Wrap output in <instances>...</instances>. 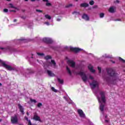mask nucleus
I'll return each mask as SVG.
<instances>
[{
    "mask_svg": "<svg viewBox=\"0 0 125 125\" xmlns=\"http://www.w3.org/2000/svg\"><path fill=\"white\" fill-rule=\"evenodd\" d=\"M106 58H112V57H109V56H106L105 57Z\"/></svg>",
    "mask_w": 125,
    "mask_h": 125,
    "instance_id": "de8ad7c7",
    "label": "nucleus"
},
{
    "mask_svg": "<svg viewBox=\"0 0 125 125\" xmlns=\"http://www.w3.org/2000/svg\"><path fill=\"white\" fill-rule=\"evenodd\" d=\"M51 90H52V91H54V92H58V90H57L56 89H55L54 88V87H52L51 88Z\"/></svg>",
    "mask_w": 125,
    "mask_h": 125,
    "instance_id": "412c9836",
    "label": "nucleus"
},
{
    "mask_svg": "<svg viewBox=\"0 0 125 125\" xmlns=\"http://www.w3.org/2000/svg\"><path fill=\"white\" fill-rule=\"evenodd\" d=\"M47 73L48 76H49L50 77H55V74H54V73H52V72L51 71L47 70Z\"/></svg>",
    "mask_w": 125,
    "mask_h": 125,
    "instance_id": "dca6fc26",
    "label": "nucleus"
},
{
    "mask_svg": "<svg viewBox=\"0 0 125 125\" xmlns=\"http://www.w3.org/2000/svg\"><path fill=\"white\" fill-rule=\"evenodd\" d=\"M30 102L32 103H37V101H36V100H33V99H30Z\"/></svg>",
    "mask_w": 125,
    "mask_h": 125,
    "instance_id": "393cba45",
    "label": "nucleus"
},
{
    "mask_svg": "<svg viewBox=\"0 0 125 125\" xmlns=\"http://www.w3.org/2000/svg\"><path fill=\"white\" fill-rule=\"evenodd\" d=\"M0 49H2V50H4V51H6V50H7V48L3 47H0Z\"/></svg>",
    "mask_w": 125,
    "mask_h": 125,
    "instance_id": "7c9ffc66",
    "label": "nucleus"
},
{
    "mask_svg": "<svg viewBox=\"0 0 125 125\" xmlns=\"http://www.w3.org/2000/svg\"><path fill=\"white\" fill-rule=\"evenodd\" d=\"M71 6H73V4H69L68 5H66L65 7L68 8V7H71Z\"/></svg>",
    "mask_w": 125,
    "mask_h": 125,
    "instance_id": "c85d7f7f",
    "label": "nucleus"
},
{
    "mask_svg": "<svg viewBox=\"0 0 125 125\" xmlns=\"http://www.w3.org/2000/svg\"><path fill=\"white\" fill-rule=\"evenodd\" d=\"M83 19H84L86 21H89V17H88V15H87L86 14H83L82 16Z\"/></svg>",
    "mask_w": 125,
    "mask_h": 125,
    "instance_id": "f8f14e48",
    "label": "nucleus"
},
{
    "mask_svg": "<svg viewBox=\"0 0 125 125\" xmlns=\"http://www.w3.org/2000/svg\"><path fill=\"white\" fill-rule=\"evenodd\" d=\"M19 41H20L21 42H23V41H24V39H20V40H19Z\"/></svg>",
    "mask_w": 125,
    "mask_h": 125,
    "instance_id": "49530a36",
    "label": "nucleus"
},
{
    "mask_svg": "<svg viewBox=\"0 0 125 125\" xmlns=\"http://www.w3.org/2000/svg\"><path fill=\"white\" fill-rule=\"evenodd\" d=\"M0 85H1V83H0Z\"/></svg>",
    "mask_w": 125,
    "mask_h": 125,
    "instance_id": "0e129e2a",
    "label": "nucleus"
},
{
    "mask_svg": "<svg viewBox=\"0 0 125 125\" xmlns=\"http://www.w3.org/2000/svg\"><path fill=\"white\" fill-rule=\"evenodd\" d=\"M77 112L81 118H85V114L82 109H78Z\"/></svg>",
    "mask_w": 125,
    "mask_h": 125,
    "instance_id": "0eeeda50",
    "label": "nucleus"
},
{
    "mask_svg": "<svg viewBox=\"0 0 125 125\" xmlns=\"http://www.w3.org/2000/svg\"><path fill=\"white\" fill-rule=\"evenodd\" d=\"M98 70H99V73H101V67H98Z\"/></svg>",
    "mask_w": 125,
    "mask_h": 125,
    "instance_id": "c9c22d12",
    "label": "nucleus"
},
{
    "mask_svg": "<svg viewBox=\"0 0 125 125\" xmlns=\"http://www.w3.org/2000/svg\"><path fill=\"white\" fill-rule=\"evenodd\" d=\"M33 120H35V121H39L40 122H42V120H41V117L40 116H38V114L37 113H35L33 116Z\"/></svg>",
    "mask_w": 125,
    "mask_h": 125,
    "instance_id": "1a4fd4ad",
    "label": "nucleus"
},
{
    "mask_svg": "<svg viewBox=\"0 0 125 125\" xmlns=\"http://www.w3.org/2000/svg\"><path fill=\"white\" fill-rule=\"evenodd\" d=\"M115 10H116V7L112 6L109 8L108 11L110 12V13H114V12H115Z\"/></svg>",
    "mask_w": 125,
    "mask_h": 125,
    "instance_id": "4468645a",
    "label": "nucleus"
},
{
    "mask_svg": "<svg viewBox=\"0 0 125 125\" xmlns=\"http://www.w3.org/2000/svg\"><path fill=\"white\" fill-rule=\"evenodd\" d=\"M51 56H46V57H45V59L46 60H48V59H51Z\"/></svg>",
    "mask_w": 125,
    "mask_h": 125,
    "instance_id": "4be33fe9",
    "label": "nucleus"
},
{
    "mask_svg": "<svg viewBox=\"0 0 125 125\" xmlns=\"http://www.w3.org/2000/svg\"><path fill=\"white\" fill-rule=\"evenodd\" d=\"M107 72L109 76L112 77L113 80L110 81V83H114V82H117V80H118V77H117V74L115 73V71L112 68H108L107 69Z\"/></svg>",
    "mask_w": 125,
    "mask_h": 125,
    "instance_id": "f03ea898",
    "label": "nucleus"
},
{
    "mask_svg": "<svg viewBox=\"0 0 125 125\" xmlns=\"http://www.w3.org/2000/svg\"><path fill=\"white\" fill-rule=\"evenodd\" d=\"M36 0L39 1V0H34V1H36Z\"/></svg>",
    "mask_w": 125,
    "mask_h": 125,
    "instance_id": "e2e57ef3",
    "label": "nucleus"
},
{
    "mask_svg": "<svg viewBox=\"0 0 125 125\" xmlns=\"http://www.w3.org/2000/svg\"><path fill=\"white\" fill-rule=\"evenodd\" d=\"M70 50H71V51H74V52H80V51H81V50H83V49L80 48H76V47L74 48L73 47H70Z\"/></svg>",
    "mask_w": 125,
    "mask_h": 125,
    "instance_id": "6e6552de",
    "label": "nucleus"
},
{
    "mask_svg": "<svg viewBox=\"0 0 125 125\" xmlns=\"http://www.w3.org/2000/svg\"><path fill=\"white\" fill-rule=\"evenodd\" d=\"M90 85L91 88H95L96 86H98V82L95 81H93L92 83H90Z\"/></svg>",
    "mask_w": 125,
    "mask_h": 125,
    "instance_id": "423d86ee",
    "label": "nucleus"
},
{
    "mask_svg": "<svg viewBox=\"0 0 125 125\" xmlns=\"http://www.w3.org/2000/svg\"><path fill=\"white\" fill-rule=\"evenodd\" d=\"M26 114H27V116H29V112H27Z\"/></svg>",
    "mask_w": 125,
    "mask_h": 125,
    "instance_id": "6e6d98bb",
    "label": "nucleus"
},
{
    "mask_svg": "<svg viewBox=\"0 0 125 125\" xmlns=\"http://www.w3.org/2000/svg\"><path fill=\"white\" fill-rule=\"evenodd\" d=\"M29 0H24V1H28Z\"/></svg>",
    "mask_w": 125,
    "mask_h": 125,
    "instance_id": "bf43d9fd",
    "label": "nucleus"
},
{
    "mask_svg": "<svg viewBox=\"0 0 125 125\" xmlns=\"http://www.w3.org/2000/svg\"><path fill=\"white\" fill-rule=\"evenodd\" d=\"M67 63L68 64V65L71 66V67H72V68H74L75 65H76V63L75 62L71 60H68L67 61Z\"/></svg>",
    "mask_w": 125,
    "mask_h": 125,
    "instance_id": "9b49d317",
    "label": "nucleus"
},
{
    "mask_svg": "<svg viewBox=\"0 0 125 125\" xmlns=\"http://www.w3.org/2000/svg\"><path fill=\"white\" fill-rule=\"evenodd\" d=\"M51 62L52 64H53L54 66H55L56 65V62H55V61L54 60H51Z\"/></svg>",
    "mask_w": 125,
    "mask_h": 125,
    "instance_id": "cd10ccee",
    "label": "nucleus"
},
{
    "mask_svg": "<svg viewBox=\"0 0 125 125\" xmlns=\"http://www.w3.org/2000/svg\"><path fill=\"white\" fill-rule=\"evenodd\" d=\"M115 21H121L120 20H116Z\"/></svg>",
    "mask_w": 125,
    "mask_h": 125,
    "instance_id": "864d4df0",
    "label": "nucleus"
},
{
    "mask_svg": "<svg viewBox=\"0 0 125 125\" xmlns=\"http://www.w3.org/2000/svg\"><path fill=\"white\" fill-rule=\"evenodd\" d=\"M100 95L101 97L97 96V98L100 103V110H101L102 112H103L104 111V107H105V104H103L102 103H104V104L106 103V97L105 96V92L101 91L100 92Z\"/></svg>",
    "mask_w": 125,
    "mask_h": 125,
    "instance_id": "f257e3e1",
    "label": "nucleus"
},
{
    "mask_svg": "<svg viewBox=\"0 0 125 125\" xmlns=\"http://www.w3.org/2000/svg\"><path fill=\"white\" fill-rule=\"evenodd\" d=\"M37 12H39V13H42V10H39V9H36Z\"/></svg>",
    "mask_w": 125,
    "mask_h": 125,
    "instance_id": "f704fd0d",
    "label": "nucleus"
},
{
    "mask_svg": "<svg viewBox=\"0 0 125 125\" xmlns=\"http://www.w3.org/2000/svg\"><path fill=\"white\" fill-rule=\"evenodd\" d=\"M89 79H90V80H93V77L91 76H89Z\"/></svg>",
    "mask_w": 125,
    "mask_h": 125,
    "instance_id": "ea45409f",
    "label": "nucleus"
},
{
    "mask_svg": "<svg viewBox=\"0 0 125 125\" xmlns=\"http://www.w3.org/2000/svg\"><path fill=\"white\" fill-rule=\"evenodd\" d=\"M11 12H16V11L15 10H11Z\"/></svg>",
    "mask_w": 125,
    "mask_h": 125,
    "instance_id": "37998d69",
    "label": "nucleus"
},
{
    "mask_svg": "<svg viewBox=\"0 0 125 125\" xmlns=\"http://www.w3.org/2000/svg\"><path fill=\"white\" fill-rule=\"evenodd\" d=\"M3 11H4V12H8V9H4Z\"/></svg>",
    "mask_w": 125,
    "mask_h": 125,
    "instance_id": "e433bc0d",
    "label": "nucleus"
},
{
    "mask_svg": "<svg viewBox=\"0 0 125 125\" xmlns=\"http://www.w3.org/2000/svg\"><path fill=\"white\" fill-rule=\"evenodd\" d=\"M61 21V19H57V21Z\"/></svg>",
    "mask_w": 125,
    "mask_h": 125,
    "instance_id": "c03bdc74",
    "label": "nucleus"
},
{
    "mask_svg": "<svg viewBox=\"0 0 125 125\" xmlns=\"http://www.w3.org/2000/svg\"><path fill=\"white\" fill-rule=\"evenodd\" d=\"M65 49H68V47L67 46L64 47Z\"/></svg>",
    "mask_w": 125,
    "mask_h": 125,
    "instance_id": "09e8293b",
    "label": "nucleus"
},
{
    "mask_svg": "<svg viewBox=\"0 0 125 125\" xmlns=\"http://www.w3.org/2000/svg\"><path fill=\"white\" fill-rule=\"evenodd\" d=\"M19 109H20V112H21L22 115H24L25 113L24 112V108H23V106L21 105V104H18Z\"/></svg>",
    "mask_w": 125,
    "mask_h": 125,
    "instance_id": "ddd939ff",
    "label": "nucleus"
},
{
    "mask_svg": "<svg viewBox=\"0 0 125 125\" xmlns=\"http://www.w3.org/2000/svg\"><path fill=\"white\" fill-rule=\"evenodd\" d=\"M88 68L91 73H94L95 72V70L93 69V66H92V65L89 64L88 66Z\"/></svg>",
    "mask_w": 125,
    "mask_h": 125,
    "instance_id": "2eb2a0df",
    "label": "nucleus"
},
{
    "mask_svg": "<svg viewBox=\"0 0 125 125\" xmlns=\"http://www.w3.org/2000/svg\"><path fill=\"white\" fill-rule=\"evenodd\" d=\"M11 122L13 125H16L18 124V115L15 114L11 118Z\"/></svg>",
    "mask_w": 125,
    "mask_h": 125,
    "instance_id": "20e7f679",
    "label": "nucleus"
},
{
    "mask_svg": "<svg viewBox=\"0 0 125 125\" xmlns=\"http://www.w3.org/2000/svg\"><path fill=\"white\" fill-rule=\"evenodd\" d=\"M0 63H2V66L4 67L7 70H9V71H12L14 70L13 67H12L11 66L8 65L6 64L5 62L2 61L1 60H0Z\"/></svg>",
    "mask_w": 125,
    "mask_h": 125,
    "instance_id": "39448f33",
    "label": "nucleus"
},
{
    "mask_svg": "<svg viewBox=\"0 0 125 125\" xmlns=\"http://www.w3.org/2000/svg\"><path fill=\"white\" fill-rule=\"evenodd\" d=\"M1 121H2V120L0 119V122H1Z\"/></svg>",
    "mask_w": 125,
    "mask_h": 125,
    "instance_id": "680f3d73",
    "label": "nucleus"
},
{
    "mask_svg": "<svg viewBox=\"0 0 125 125\" xmlns=\"http://www.w3.org/2000/svg\"><path fill=\"white\" fill-rule=\"evenodd\" d=\"M107 118H108V115H105V119H107Z\"/></svg>",
    "mask_w": 125,
    "mask_h": 125,
    "instance_id": "603ef678",
    "label": "nucleus"
},
{
    "mask_svg": "<svg viewBox=\"0 0 125 125\" xmlns=\"http://www.w3.org/2000/svg\"><path fill=\"white\" fill-rule=\"evenodd\" d=\"M37 55L39 56H44V54L41 53H37Z\"/></svg>",
    "mask_w": 125,
    "mask_h": 125,
    "instance_id": "bb28decb",
    "label": "nucleus"
},
{
    "mask_svg": "<svg viewBox=\"0 0 125 125\" xmlns=\"http://www.w3.org/2000/svg\"><path fill=\"white\" fill-rule=\"evenodd\" d=\"M100 18H103L104 17V13H102L100 14Z\"/></svg>",
    "mask_w": 125,
    "mask_h": 125,
    "instance_id": "c756f323",
    "label": "nucleus"
},
{
    "mask_svg": "<svg viewBox=\"0 0 125 125\" xmlns=\"http://www.w3.org/2000/svg\"><path fill=\"white\" fill-rule=\"evenodd\" d=\"M104 81H106L107 83L109 82V78H107L106 79H104Z\"/></svg>",
    "mask_w": 125,
    "mask_h": 125,
    "instance_id": "a19ab883",
    "label": "nucleus"
},
{
    "mask_svg": "<svg viewBox=\"0 0 125 125\" xmlns=\"http://www.w3.org/2000/svg\"><path fill=\"white\" fill-rule=\"evenodd\" d=\"M77 75H79L82 77V79L84 82V83H86L87 81H88V78H87V76L85 75V73H84L83 72H80L77 73Z\"/></svg>",
    "mask_w": 125,
    "mask_h": 125,
    "instance_id": "7ed1b4c3",
    "label": "nucleus"
},
{
    "mask_svg": "<svg viewBox=\"0 0 125 125\" xmlns=\"http://www.w3.org/2000/svg\"><path fill=\"white\" fill-rule=\"evenodd\" d=\"M58 82H60V83H63V80L61 79L60 78H58Z\"/></svg>",
    "mask_w": 125,
    "mask_h": 125,
    "instance_id": "5701e85b",
    "label": "nucleus"
},
{
    "mask_svg": "<svg viewBox=\"0 0 125 125\" xmlns=\"http://www.w3.org/2000/svg\"><path fill=\"white\" fill-rule=\"evenodd\" d=\"M44 42H46V43H51L52 42V40L51 39L48 38H44L42 40Z\"/></svg>",
    "mask_w": 125,
    "mask_h": 125,
    "instance_id": "9d476101",
    "label": "nucleus"
},
{
    "mask_svg": "<svg viewBox=\"0 0 125 125\" xmlns=\"http://www.w3.org/2000/svg\"><path fill=\"white\" fill-rule=\"evenodd\" d=\"M42 104L41 103H38V104H37V107L38 108L42 107Z\"/></svg>",
    "mask_w": 125,
    "mask_h": 125,
    "instance_id": "a878e982",
    "label": "nucleus"
},
{
    "mask_svg": "<svg viewBox=\"0 0 125 125\" xmlns=\"http://www.w3.org/2000/svg\"><path fill=\"white\" fill-rule=\"evenodd\" d=\"M46 6H50V5H51V3H50L49 2H47V3H46Z\"/></svg>",
    "mask_w": 125,
    "mask_h": 125,
    "instance_id": "473e14b6",
    "label": "nucleus"
},
{
    "mask_svg": "<svg viewBox=\"0 0 125 125\" xmlns=\"http://www.w3.org/2000/svg\"><path fill=\"white\" fill-rule=\"evenodd\" d=\"M89 3L90 5H93L94 4V1L92 0L89 2Z\"/></svg>",
    "mask_w": 125,
    "mask_h": 125,
    "instance_id": "b1692460",
    "label": "nucleus"
},
{
    "mask_svg": "<svg viewBox=\"0 0 125 125\" xmlns=\"http://www.w3.org/2000/svg\"><path fill=\"white\" fill-rule=\"evenodd\" d=\"M75 13H77V12L74 11V12H73V14H75Z\"/></svg>",
    "mask_w": 125,
    "mask_h": 125,
    "instance_id": "8fccbe9b",
    "label": "nucleus"
},
{
    "mask_svg": "<svg viewBox=\"0 0 125 125\" xmlns=\"http://www.w3.org/2000/svg\"><path fill=\"white\" fill-rule=\"evenodd\" d=\"M114 3H120V1L119 0H116L114 1Z\"/></svg>",
    "mask_w": 125,
    "mask_h": 125,
    "instance_id": "72a5a7b5",
    "label": "nucleus"
},
{
    "mask_svg": "<svg viewBox=\"0 0 125 125\" xmlns=\"http://www.w3.org/2000/svg\"><path fill=\"white\" fill-rule=\"evenodd\" d=\"M45 18H46V19H49V20H50V19H51V17L48 15H45Z\"/></svg>",
    "mask_w": 125,
    "mask_h": 125,
    "instance_id": "aec40b11",
    "label": "nucleus"
},
{
    "mask_svg": "<svg viewBox=\"0 0 125 125\" xmlns=\"http://www.w3.org/2000/svg\"><path fill=\"white\" fill-rule=\"evenodd\" d=\"M43 1H46V2H48V0H42Z\"/></svg>",
    "mask_w": 125,
    "mask_h": 125,
    "instance_id": "79ce46f5",
    "label": "nucleus"
},
{
    "mask_svg": "<svg viewBox=\"0 0 125 125\" xmlns=\"http://www.w3.org/2000/svg\"><path fill=\"white\" fill-rule=\"evenodd\" d=\"M16 21H17V20H16V19H15V20H14V22H16Z\"/></svg>",
    "mask_w": 125,
    "mask_h": 125,
    "instance_id": "3c124183",
    "label": "nucleus"
},
{
    "mask_svg": "<svg viewBox=\"0 0 125 125\" xmlns=\"http://www.w3.org/2000/svg\"><path fill=\"white\" fill-rule=\"evenodd\" d=\"M78 0H76V1H78Z\"/></svg>",
    "mask_w": 125,
    "mask_h": 125,
    "instance_id": "69168bd1",
    "label": "nucleus"
},
{
    "mask_svg": "<svg viewBox=\"0 0 125 125\" xmlns=\"http://www.w3.org/2000/svg\"><path fill=\"white\" fill-rule=\"evenodd\" d=\"M66 70H67L68 74H69L71 76V75H72V72H71V70H70V68L67 66Z\"/></svg>",
    "mask_w": 125,
    "mask_h": 125,
    "instance_id": "6ab92c4d",
    "label": "nucleus"
},
{
    "mask_svg": "<svg viewBox=\"0 0 125 125\" xmlns=\"http://www.w3.org/2000/svg\"><path fill=\"white\" fill-rule=\"evenodd\" d=\"M119 60H120V61H122V62H125V60H124V59H122V58H121V57H119Z\"/></svg>",
    "mask_w": 125,
    "mask_h": 125,
    "instance_id": "2f4dec72",
    "label": "nucleus"
},
{
    "mask_svg": "<svg viewBox=\"0 0 125 125\" xmlns=\"http://www.w3.org/2000/svg\"><path fill=\"white\" fill-rule=\"evenodd\" d=\"M7 1H10V0H6Z\"/></svg>",
    "mask_w": 125,
    "mask_h": 125,
    "instance_id": "052dcab7",
    "label": "nucleus"
},
{
    "mask_svg": "<svg viewBox=\"0 0 125 125\" xmlns=\"http://www.w3.org/2000/svg\"><path fill=\"white\" fill-rule=\"evenodd\" d=\"M31 1H35V0H30Z\"/></svg>",
    "mask_w": 125,
    "mask_h": 125,
    "instance_id": "13d9d810",
    "label": "nucleus"
},
{
    "mask_svg": "<svg viewBox=\"0 0 125 125\" xmlns=\"http://www.w3.org/2000/svg\"><path fill=\"white\" fill-rule=\"evenodd\" d=\"M104 121L105 123H108L109 122H110V120H105Z\"/></svg>",
    "mask_w": 125,
    "mask_h": 125,
    "instance_id": "4c0bfd02",
    "label": "nucleus"
},
{
    "mask_svg": "<svg viewBox=\"0 0 125 125\" xmlns=\"http://www.w3.org/2000/svg\"><path fill=\"white\" fill-rule=\"evenodd\" d=\"M21 18H22V19H25L26 18H24V17H22Z\"/></svg>",
    "mask_w": 125,
    "mask_h": 125,
    "instance_id": "5fc2aeb1",
    "label": "nucleus"
},
{
    "mask_svg": "<svg viewBox=\"0 0 125 125\" xmlns=\"http://www.w3.org/2000/svg\"><path fill=\"white\" fill-rule=\"evenodd\" d=\"M80 6H81V7H88L89 4L87 3H83L81 4Z\"/></svg>",
    "mask_w": 125,
    "mask_h": 125,
    "instance_id": "f3484780",
    "label": "nucleus"
},
{
    "mask_svg": "<svg viewBox=\"0 0 125 125\" xmlns=\"http://www.w3.org/2000/svg\"><path fill=\"white\" fill-rule=\"evenodd\" d=\"M45 24L48 26L49 25V23L48 22H45Z\"/></svg>",
    "mask_w": 125,
    "mask_h": 125,
    "instance_id": "a18cd8bd",
    "label": "nucleus"
},
{
    "mask_svg": "<svg viewBox=\"0 0 125 125\" xmlns=\"http://www.w3.org/2000/svg\"><path fill=\"white\" fill-rule=\"evenodd\" d=\"M9 5H10V7H11V8H14L15 9H18L17 8V7H15L11 3H10L9 4Z\"/></svg>",
    "mask_w": 125,
    "mask_h": 125,
    "instance_id": "a211bd4d",
    "label": "nucleus"
},
{
    "mask_svg": "<svg viewBox=\"0 0 125 125\" xmlns=\"http://www.w3.org/2000/svg\"><path fill=\"white\" fill-rule=\"evenodd\" d=\"M19 125H23V124H19Z\"/></svg>",
    "mask_w": 125,
    "mask_h": 125,
    "instance_id": "4d7b16f0",
    "label": "nucleus"
},
{
    "mask_svg": "<svg viewBox=\"0 0 125 125\" xmlns=\"http://www.w3.org/2000/svg\"><path fill=\"white\" fill-rule=\"evenodd\" d=\"M97 7H98V6L97 5H94L93 7V8H97Z\"/></svg>",
    "mask_w": 125,
    "mask_h": 125,
    "instance_id": "58836bf2",
    "label": "nucleus"
}]
</instances>
